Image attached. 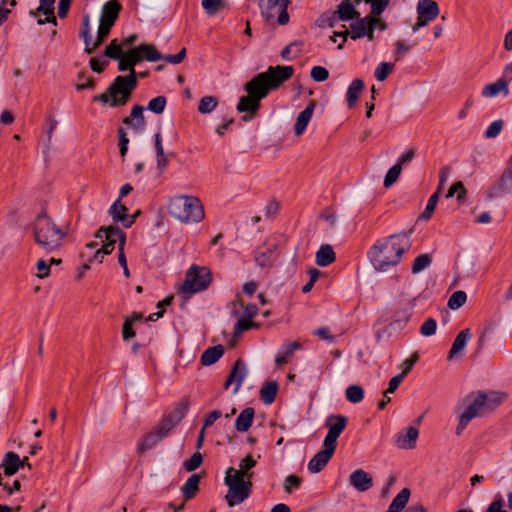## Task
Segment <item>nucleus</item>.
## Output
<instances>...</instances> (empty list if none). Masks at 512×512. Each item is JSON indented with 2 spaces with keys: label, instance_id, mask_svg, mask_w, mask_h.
Wrapping results in <instances>:
<instances>
[{
  "label": "nucleus",
  "instance_id": "nucleus-1",
  "mask_svg": "<svg viewBox=\"0 0 512 512\" xmlns=\"http://www.w3.org/2000/svg\"><path fill=\"white\" fill-rule=\"evenodd\" d=\"M292 66L269 67L266 72L259 73L245 85L246 96H242L237 104L238 112H250L251 115H244L243 120H250L260 108V101L265 98L269 91L277 88L293 75Z\"/></svg>",
  "mask_w": 512,
  "mask_h": 512
},
{
  "label": "nucleus",
  "instance_id": "nucleus-2",
  "mask_svg": "<svg viewBox=\"0 0 512 512\" xmlns=\"http://www.w3.org/2000/svg\"><path fill=\"white\" fill-rule=\"evenodd\" d=\"M410 246V233L401 232L377 241L369 250L368 256L376 270L387 271L400 262Z\"/></svg>",
  "mask_w": 512,
  "mask_h": 512
},
{
  "label": "nucleus",
  "instance_id": "nucleus-3",
  "mask_svg": "<svg viewBox=\"0 0 512 512\" xmlns=\"http://www.w3.org/2000/svg\"><path fill=\"white\" fill-rule=\"evenodd\" d=\"M117 60H119L118 69L122 72L129 70V75L117 76L105 93L96 95L93 98L94 101L109 104L111 107L125 105L137 86V74L125 56L121 55Z\"/></svg>",
  "mask_w": 512,
  "mask_h": 512
},
{
  "label": "nucleus",
  "instance_id": "nucleus-4",
  "mask_svg": "<svg viewBox=\"0 0 512 512\" xmlns=\"http://www.w3.org/2000/svg\"><path fill=\"white\" fill-rule=\"evenodd\" d=\"M503 395L498 392H477L466 397V409L459 416L456 434L460 435L470 421L477 417H483L500 405Z\"/></svg>",
  "mask_w": 512,
  "mask_h": 512
},
{
  "label": "nucleus",
  "instance_id": "nucleus-5",
  "mask_svg": "<svg viewBox=\"0 0 512 512\" xmlns=\"http://www.w3.org/2000/svg\"><path fill=\"white\" fill-rule=\"evenodd\" d=\"M169 213L181 223H199L205 217L204 207L199 198L192 195H176L170 198Z\"/></svg>",
  "mask_w": 512,
  "mask_h": 512
},
{
  "label": "nucleus",
  "instance_id": "nucleus-6",
  "mask_svg": "<svg viewBox=\"0 0 512 512\" xmlns=\"http://www.w3.org/2000/svg\"><path fill=\"white\" fill-rule=\"evenodd\" d=\"M66 232L46 214H40L34 224V237L38 245L46 252L62 247Z\"/></svg>",
  "mask_w": 512,
  "mask_h": 512
},
{
  "label": "nucleus",
  "instance_id": "nucleus-7",
  "mask_svg": "<svg viewBox=\"0 0 512 512\" xmlns=\"http://www.w3.org/2000/svg\"><path fill=\"white\" fill-rule=\"evenodd\" d=\"M211 282L212 273L208 267L193 265L187 270L185 281L180 285L179 291L190 296L206 290Z\"/></svg>",
  "mask_w": 512,
  "mask_h": 512
},
{
  "label": "nucleus",
  "instance_id": "nucleus-8",
  "mask_svg": "<svg viewBox=\"0 0 512 512\" xmlns=\"http://www.w3.org/2000/svg\"><path fill=\"white\" fill-rule=\"evenodd\" d=\"M261 15L266 21L272 20L278 13V23L285 25L289 21V15L287 13V7L290 0H256Z\"/></svg>",
  "mask_w": 512,
  "mask_h": 512
},
{
  "label": "nucleus",
  "instance_id": "nucleus-9",
  "mask_svg": "<svg viewBox=\"0 0 512 512\" xmlns=\"http://www.w3.org/2000/svg\"><path fill=\"white\" fill-rule=\"evenodd\" d=\"M96 237L105 242L102 246L103 254H110L117 242L118 248L122 247V250H124L126 236L125 233L118 227H102L97 231Z\"/></svg>",
  "mask_w": 512,
  "mask_h": 512
},
{
  "label": "nucleus",
  "instance_id": "nucleus-10",
  "mask_svg": "<svg viewBox=\"0 0 512 512\" xmlns=\"http://www.w3.org/2000/svg\"><path fill=\"white\" fill-rule=\"evenodd\" d=\"M347 425V418L344 415L331 414L326 418L325 426L328 433L323 441V446H330L336 449L337 439Z\"/></svg>",
  "mask_w": 512,
  "mask_h": 512
},
{
  "label": "nucleus",
  "instance_id": "nucleus-11",
  "mask_svg": "<svg viewBox=\"0 0 512 512\" xmlns=\"http://www.w3.org/2000/svg\"><path fill=\"white\" fill-rule=\"evenodd\" d=\"M228 486L225 500L229 507L243 503L251 494L253 482H225Z\"/></svg>",
  "mask_w": 512,
  "mask_h": 512
},
{
  "label": "nucleus",
  "instance_id": "nucleus-12",
  "mask_svg": "<svg viewBox=\"0 0 512 512\" xmlns=\"http://www.w3.org/2000/svg\"><path fill=\"white\" fill-rule=\"evenodd\" d=\"M417 22L413 25V31H417L421 27L426 26L434 20L439 14L438 4L434 0H419L417 7Z\"/></svg>",
  "mask_w": 512,
  "mask_h": 512
},
{
  "label": "nucleus",
  "instance_id": "nucleus-13",
  "mask_svg": "<svg viewBox=\"0 0 512 512\" xmlns=\"http://www.w3.org/2000/svg\"><path fill=\"white\" fill-rule=\"evenodd\" d=\"M276 243H265L260 246L255 252V262L262 269H269L273 266L277 254Z\"/></svg>",
  "mask_w": 512,
  "mask_h": 512
},
{
  "label": "nucleus",
  "instance_id": "nucleus-14",
  "mask_svg": "<svg viewBox=\"0 0 512 512\" xmlns=\"http://www.w3.org/2000/svg\"><path fill=\"white\" fill-rule=\"evenodd\" d=\"M247 374V366L241 359H238L225 382V388L227 389L231 384H234L233 394H237Z\"/></svg>",
  "mask_w": 512,
  "mask_h": 512
},
{
  "label": "nucleus",
  "instance_id": "nucleus-15",
  "mask_svg": "<svg viewBox=\"0 0 512 512\" xmlns=\"http://www.w3.org/2000/svg\"><path fill=\"white\" fill-rule=\"evenodd\" d=\"M335 449L330 446H323V449L317 452L308 463V469L312 473L321 471L332 458Z\"/></svg>",
  "mask_w": 512,
  "mask_h": 512
},
{
  "label": "nucleus",
  "instance_id": "nucleus-16",
  "mask_svg": "<svg viewBox=\"0 0 512 512\" xmlns=\"http://www.w3.org/2000/svg\"><path fill=\"white\" fill-rule=\"evenodd\" d=\"M418 436V429L409 426L396 435L395 444L401 449H413L416 446Z\"/></svg>",
  "mask_w": 512,
  "mask_h": 512
},
{
  "label": "nucleus",
  "instance_id": "nucleus-17",
  "mask_svg": "<svg viewBox=\"0 0 512 512\" xmlns=\"http://www.w3.org/2000/svg\"><path fill=\"white\" fill-rule=\"evenodd\" d=\"M143 112V106L134 105L131 110L130 116L125 117L123 119V123L129 126L135 132L143 131L146 126V121Z\"/></svg>",
  "mask_w": 512,
  "mask_h": 512
},
{
  "label": "nucleus",
  "instance_id": "nucleus-18",
  "mask_svg": "<svg viewBox=\"0 0 512 512\" xmlns=\"http://www.w3.org/2000/svg\"><path fill=\"white\" fill-rule=\"evenodd\" d=\"M112 218L116 222H121L125 228H129L134 223V216L127 214V208L121 204L120 199L116 200L109 210Z\"/></svg>",
  "mask_w": 512,
  "mask_h": 512
},
{
  "label": "nucleus",
  "instance_id": "nucleus-19",
  "mask_svg": "<svg viewBox=\"0 0 512 512\" xmlns=\"http://www.w3.org/2000/svg\"><path fill=\"white\" fill-rule=\"evenodd\" d=\"M372 23H380V19L371 16L358 19L350 25L351 31L349 35L353 40L364 37L367 30H369V25Z\"/></svg>",
  "mask_w": 512,
  "mask_h": 512
},
{
  "label": "nucleus",
  "instance_id": "nucleus-20",
  "mask_svg": "<svg viewBox=\"0 0 512 512\" xmlns=\"http://www.w3.org/2000/svg\"><path fill=\"white\" fill-rule=\"evenodd\" d=\"M471 339V332L470 329L466 328L460 331V333L456 336L452 347L449 351L448 358L454 359V358H461V352L465 349L467 346L469 340Z\"/></svg>",
  "mask_w": 512,
  "mask_h": 512
},
{
  "label": "nucleus",
  "instance_id": "nucleus-21",
  "mask_svg": "<svg viewBox=\"0 0 512 512\" xmlns=\"http://www.w3.org/2000/svg\"><path fill=\"white\" fill-rule=\"evenodd\" d=\"M120 10L121 5L117 0L108 1L102 8L100 21L113 26L118 18Z\"/></svg>",
  "mask_w": 512,
  "mask_h": 512
},
{
  "label": "nucleus",
  "instance_id": "nucleus-22",
  "mask_svg": "<svg viewBox=\"0 0 512 512\" xmlns=\"http://www.w3.org/2000/svg\"><path fill=\"white\" fill-rule=\"evenodd\" d=\"M21 467V459L15 452H7L0 464L6 477L13 476Z\"/></svg>",
  "mask_w": 512,
  "mask_h": 512
},
{
  "label": "nucleus",
  "instance_id": "nucleus-23",
  "mask_svg": "<svg viewBox=\"0 0 512 512\" xmlns=\"http://www.w3.org/2000/svg\"><path fill=\"white\" fill-rule=\"evenodd\" d=\"M315 105L316 104L314 101H310V103L307 105V107L298 115L295 126H294L295 134L297 136L302 135L303 132L305 131L308 123L310 122V120L312 118Z\"/></svg>",
  "mask_w": 512,
  "mask_h": 512
},
{
  "label": "nucleus",
  "instance_id": "nucleus-24",
  "mask_svg": "<svg viewBox=\"0 0 512 512\" xmlns=\"http://www.w3.org/2000/svg\"><path fill=\"white\" fill-rule=\"evenodd\" d=\"M336 259L335 252L331 245H322L316 252V263L318 266L325 267L333 263Z\"/></svg>",
  "mask_w": 512,
  "mask_h": 512
},
{
  "label": "nucleus",
  "instance_id": "nucleus-25",
  "mask_svg": "<svg viewBox=\"0 0 512 512\" xmlns=\"http://www.w3.org/2000/svg\"><path fill=\"white\" fill-rule=\"evenodd\" d=\"M254 409L248 407L240 412L238 415L235 428L239 432H246L251 427L254 418Z\"/></svg>",
  "mask_w": 512,
  "mask_h": 512
},
{
  "label": "nucleus",
  "instance_id": "nucleus-26",
  "mask_svg": "<svg viewBox=\"0 0 512 512\" xmlns=\"http://www.w3.org/2000/svg\"><path fill=\"white\" fill-rule=\"evenodd\" d=\"M363 88H364V82L361 79H355L351 82V84L348 87L347 95H346L347 96V104H348L349 108H352L355 106V104L359 98V94L361 93Z\"/></svg>",
  "mask_w": 512,
  "mask_h": 512
},
{
  "label": "nucleus",
  "instance_id": "nucleus-27",
  "mask_svg": "<svg viewBox=\"0 0 512 512\" xmlns=\"http://www.w3.org/2000/svg\"><path fill=\"white\" fill-rule=\"evenodd\" d=\"M224 353L221 345L209 347L201 355V363L205 366L214 364Z\"/></svg>",
  "mask_w": 512,
  "mask_h": 512
},
{
  "label": "nucleus",
  "instance_id": "nucleus-28",
  "mask_svg": "<svg viewBox=\"0 0 512 512\" xmlns=\"http://www.w3.org/2000/svg\"><path fill=\"white\" fill-rule=\"evenodd\" d=\"M54 2H55V0H40V6L38 8V11H42L46 15L45 19L38 20V23L40 25L47 23V22H52V23L56 24V18L53 14Z\"/></svg>",
  "mask_w": 512,
  "mask_h": 512
},
{
  "label": "nucleus",
  "instance_id": "nucleus-29",
  "mask_svg": "<svg viewBox=\"0 0 512 512\" xmlns=\"http://www.w3.org/2000/svg\"><path fill=\"white\" fill-rule=\"evenodd\" d=\"M155 150H156L157 168L160 171H163L168 164V159L164 153V148H163V144H162V136L160 133L155 134Z\"/></svg>",
  "mask_w": 512,
  "mask_h": 512
},
{
  "label": "nucleus",
  "instance_id": "nucleus-30",
  "mask_svg": "<svg viewBox=\"0 0 512 512\" xmlns=\"http://www.w3.org/2000/svg\"><path fill=\"white\" fill-rule=\"evenodd\" d=\"M278 391V385L275 381L267 382L260 391V396L265 404L274 402Z\"/></svg>",
  "mask_w": 512,
  "mask_h": 512
},
{
  "label": "nucleus",
  "instance_id": "nucleus-31",
  "mask_svg": "<svg viewBox=\"0 0 512 512\" xmlns=\"http://www.w3.org/2000/svg\"><path fill=\"white\" fill-rule=\"evenodd\" d=\"M336 13L338 18L342 21L352 20L359 15L352 4L346 3H340Z\"/></svg>",
  "mask_w": 512,
  "mask_h": 512
},
{
  "label": "nucleus",
  "instance_id": "nucleus-32",
  "mask_svg": "<svg viewBox=\"0 0 512 512\" xmlns=\"http://www.w3.org/2000/svg\"><path fill=\"white\" fill-rule=\"evenodd\" d=\"M160 440V437L154 431H151L145 435L141 442L138 444L137 451L139 453H143L153 448Z\"/></svg>",
  "mask_w": 512,
  "mask_h": 512
},
{
  "label": "nucleus",
  "instance_id": "nucleus-33",
  "mask_svg": "<svg viewBox=\"0 0 512 512\" xmlns=\"http://www.w3.org/2000/svg\"><path fill=\"white\" fill-rule=\"evenodd\" d=\"M218 100L215 96H204L200 99L198 111L201 114H208L214 111L217 107Z\"/></svg>",
  "mask_w": 512,
  "mask_h": 512
},
{
  "label": "nucleus",
  "instance_id": "nucleus-34",
  "mask_svg": "<svg viewBox=\"0 0 512 512\" xmlns=\"http://www.w3.org/2000/svg\"><path fill=\"white\" fill-rule=\"evenodd\" d=\"M140 52L143 55V58H146L148 61L156 62L162 60L164 56L160 54L156 48L151 44H141Z\"/></svg>",
  "mask_w": 512,
  "mask_h": 512
},
{
  "label": "nucleus",
  "instance_id": "nucleus-35",
  "mask_svg": "<svg viewBox=\"0 0 512 512\" xmlns=\"http://www.w3.org/2000/svg\"><path fill=\"white\" fill-rule=\"evenodd\" d=\"M178 420H174L172 417H167L155 428L154 432L163 439L168 433L175 427Z\"/></svg>",
  "mask_w": 512,
  "mask_h": 512
},
{
  "label": "nucleus",
  "instance_id": "nucleus-36",
  "mask_svg": "<svg viewBox=\"0 0 512 512\" xmlns=\"http://www.w3.org/2000/svg\"><path fill=\"white\" fill-rule=\"evenodd\" d=\"M346 398L351 403H359L364 398V390L359 385H350L346 389Z\"/></svg>",
  "mask_w": 512,
  "mask_h": 512
},
{
  "label": "nucleus",
  "instance_id": "nucleus-37",
  "mask_svg": "<svg viewBox=\"0 0 512 512\" xmlns=\"http://www.w3.org/2000/svg\"><path fill=\"white\" fill-rule=\"evenodd\" d=\"M255 465H256V461L253 459V457L250 455H247L245 458H243L240 461L239 468H238L240 475H242L243 478L250 479L253 476V474L250 472V470Z\"/></svg>",
  "mask_w": 512,
  "mask_h": 512
},
{
  "label": "nucleus",
  "instance_id": "nucleus-38",
  "mask_svg": "<svg viewBox=\"0 0 512 512\" xmlns=\"http://www.w3.org/2000/svg\"><path fill=\"white\" fill-rule=\"evenodd\" d=\"M466 300L467 295L464 291H456L450 296L448 300V307L452 310H457L466 303Z\"/></svg>",
  "mask_w": 512,
  "mask_h": 512
},
{
  "label": "nucleus",
  "instance_id": "nucleus-39",
  "mask_svg": "<svg viewBox=\"0 0 512 512\" xmlns=\"http://www.w3.org/2000/svg\"><path fill=\"white\" fill-rule=\"evenodd\" d=\"M431 264V257L428 254L419 255L412 265L411 271L413 274H418L425 270Z\"/></svg>",
  "mask_w": 512,
  "mask_h": 512
},
{
  "label": "nucleus",
  "instance_id": "nucleus-40",
  "mask_svg": "<svg viewBox=\"0 0 512 512\" xmlns=\"http://www.w3.org/2000/svg\"><path fill=\"white\" fill-rule=\"evenodd\" d=\"M300 347L298 342H292L290 343L285 351L283 353H279L276 358L275 362L278 366H281L288 362V359L292 356L293 352L297 350Z\"/></svg>",
  "mask_w": 512,
  "mask_h": 512
},
{
  "label": "nucleus",
  "instance_id": "nucleus-41",
  "mask_svg": "<svg viewBox=\"0 0 512 512\" xmlns=\"http://www.w3.org/2000/svg\"><path fill=\"white\" fill-rule=\"evenodd\" d=\"M438 199H439V193L437 191V192L433 193L430 196V198L428 199V202H427L424 212L419 216L420 220H428L431 218V216L436 208Z\"/></svg>",
  "mask_w": 512,
  "mask_h": 512
},
{
  "label": "nucleus",
  "instance_id": "nucleus-42",
  "mask_svg": "<svg viewBox=\"0 0 512 512\" xmlns=\"http://www.w3.org/2000/svg\"><path fill=\"white\" fill-rule=\"evenodd\" d=\"M402 168L400 164H395L392 166L386 173L384 178V187L389 188L392 186L399 178L401 174Z\"/></svg>",
  "mask_w": 512,
  "mask_h": 512
},
{
  "label": "nucleus",
  "instance_id": "nucleus-43",
  "mask_svg": "<svg viewBox=\"0 0 512 512\" xmlns=\"http://www.w3.org/2000/svg\"><path fill=\"white\" fill-rule=\"evenodd\" d=\"M199 482H185L181 487V492L184 498V502L194 498L199 492Z\"/></svg>",
  "mask_w": 512,
  "mask_h": 512
},
{
  "label": "nucleus",
  "instance_id": "nucleus-44",
  "mask_svg": "<svg viewBox=\"0 0 512 512\" xmlns=\"http://www.w3.org/2000/svg\"><path fill=\"white\" fill-rule=\"evenodd\" d=\"M166 107V98L164 96H157L151 99L147 105V109L155 114H161Z\"/></svg>",
  "mask_w": 512,
  "mask_h": 512
},
{
  "label": "nucleus",
  "instance_id": "nucleus-45",
  "mask_svg": "<svg viewBox=\"0 0 512 512\" xmlns=\"http://www.w3.org/2000/svg\"><path fill=\"white\" fill-rule=\"evenodd\" d=\"M83 30L80 36L84 39L85 42V52L88 54L92 53V49H90V17L89 15H85L82 21Z\"/></svg>",
  "mask_w": 512,
  "mask_h": 512
},
{
  "label": "nucleus",
  "instance_id": "nucleus-46",
  "mask_svg": "<svg viewBox=\"0 0 512 512\" xmlns=\"http://www.w3.org/2000/svg\"><path fill=\"white\" fill-rule=\"evenodd\" d=\"M499 189L505 193L512 192V168H508L500 178Z\"/></svg>",
  "mask_w": 512,
  "mask_h": 512
},
{
  "label": "nucleus",
  "instance_id": "nucleus-47",
  "mask_svg": "<svg viewBox=\"0 0 512 512\" xmlns=\"http://www.w3.org/2000/svg\"><path fill=\"white\" fill-rule=\"evenodd\" d=\"M223 4L224 0H201L203 9L209 15L216 14L220 9H222Z\"/></svg>",
  "mask_w": 512,
  "mask_h": 512
},
{
  "label": "nucleus",
  "instance_id": "nucleus-48",
  "mask_svg": "<svg viewBox=\"0 0 512 512\" xmlns=\"http://www.w3.org/2000/svg\"><path fill=\"white\" fill-rule=\"evenodd\" d=\"M123 45L119 44L116 39L112 40L110 44L105 49V56L112 58V59H118L120 58L122 53Z\"/></svg>",
  "mask_w": 512,
  "mask_h": 512
},
{
  "label": "nucleus",
  "instance_id": "nucleus-49",
  "mask_svg": "<svg viewBox=\"0 0 512 512\" xmlns=\"http://www.w3.org/2000/svg\"><path fill=\"white\" fill-rule=\"evenodd\" d=\"M364 1L366 3L371 4V14H372L371 17L376 18L378 15H380L385 10V8L389 4L390 0H364Z\"/></svg>",
  "mask_w": 512,
  "mask_h": 512
},
{
  "label": "nucleus",
  "instance_id": "nucleus-50",
  "mask_svg": "<svg viewBox=\"0 0 512 512\" xmlns=\"http://www.w3.org/2000/svg\"><path fill=\"white\" fill-rule=\"evenodd\" d=\"M202 460V454L195 452L189 459L184 461L183 467L189 472L194 471L201 465Z\"/></svg>",
  "mask_w": 512,
  "mask_h": 512
},
{
  "label": "nucleus",
  "instance_id": "nucleus-51",
  "mask_svg": "<svg viewBox=\"0 0 512 512\" xmlns=\"http://www.w3.org/2000/svg\"><path fill=\"white\" fill-rule=\"evenodd\" d=\"M393 66L394 65L392 63L388 62L380 63L375 70V78L378 81H384L389 75V73L392 71Z\"/></svg>",
  "mask_w": 512,
  "mask_h": 512
},
{
  "label": "nucleus",
  "instance_id": "nucleus-52",
  "mask_svg": "<svg viewBox=\"0 0 512 512\" xmlns=\"http://www.w3.org/2000/svg\"><path fill=\"white\" fill-rule=\"evenodd\" d=\"M457 193V201L459 202H462L464 199H465V195H466V189L463 185V183L461 181H458L456 183H454L448 193H447V197L450 198V197H453L454 194Z\"/></svg>",
  "mask_w": 512,
  "mask_h": 512
},
{
  "label": "nucleus",
  "instance_id": "nucleus-53",
  "mask_svg": "<svg viewBox=\"0 0 512 512\" xmlns=\"http://www.w3.org/2000/svg\"><path fill=\"white\" fill-rule=\"evenodd\" d=\"M437 323L433 318H428L420 327V333L422 336L429 337L436 333Z\"/></svg>",
  "mask_w": 512,
  "mask_h": 512
},
{
  "label": "nucleus",
  "instance_id": "nucleus-54",
  "mask_svg": "<svg viewBox=\"0 0 512 512\" xmlns=\"http://www.w3.org/2000/svg\"><path fill=\"white\" fill-rule=\"evenodd\" d=\"M503 126V120L493 121L485 131V137L489 139L497 137L501 133Z\"/></svg>",
  "mask_w": 512,
  "mask_h": 512
},
{
  "label": "nucleus",
  "instance_id": "nucleus-55",
  "mask_svg": "<svg viewBox=\"0 0 512 512\" xmlns=\"http://www.w3.org/2000/svg\"><path fill=\"white\" fill-rule=\"evenodd\" d=\"M123 55L128 60L129 64L132 66V68H134V66L143 59V55H141V52H140V45L136 48L130 49Z\"/></svg>",
  "mask_w": 512,
  "mask_h": 512
},
{
  "label": "nucleus",
  "instance_id": "nucleus-56",
  "mask_svg": "<svg viewBox=\"0 0 512 512\" xmlns=\"http://www.w3.org/2000/svg\"><path fill=\"white\" fill-rule=\"evenodd\" d=\"M310 75L314 81L323 82L328 79L329 72L326 68H324L322 66H314L311 69Z\"/></svg>",
  "mask_w": 512,
  "mask_h": 512
},
{
  "label": "nucleus",
  "instance_id": "nucleus-57",
  "mask_svg": "<svg viewBox=\"0 0 512 512\" xmlns=\"http://www.w3.org/2000/svg\"><path fill=\"white\" fill-rule=\"evenodd\" d=\"M36 268L38 270V273L36 275L38 278L43 279L50 275V265L47 260H38L36 263Z\"/></svg>",
  "mask_w": 512,
  "mask_h": 512
},
{
  "label": "nucleus",
  "instance_id": "nucleus-58",
  "mask_svg": "<svg viewBox=\"0 0 512 512\" xmlns=\"http://www.w3.org/2000/svg\"><path fill=\"white\" fill-rule=\"evenodd\" d=\"M254 326L255 324L253 322H250L248 319H239L234 328V335L239 336L244 331Z\"/></svg>",
  "mask_w": 512,
  "mask_h": 512
},
{
  "label": "nucleus",
  "instance_id": "nucleus-59",
  "mask_svg": "<svg viewBox=\"0 0 512 512\" xmlns=\"http://www.w3.org/2000/svg\"><path fill=\"white\" fill-rule=\"evenodd\" d=\"M418 358H419L418 353L414 352L410 358L406 359L403 362L402 372L400 373V374H403V377H405L410 372V370L412 369L414 364L418 361Z\"/></svg>",
  "mask_w": 512,
  "mask_h": 512
},
{
  "label": "nucleus",
  "instance_id": "nucleus-60",
  "mask_svg": "<svg viewBox=\"0 0 512 512\" xmlns=\"http://www.w3.org/2000/svg\"><path fill=\"white\" fill-rule=\"evenodd\" d=\"M395 47H396L395 56H396V61H397L410 50L411 45L407 44L403 40H398L395 43Z\"/></svg>",
  "mask_w": 512,
  "mask_h": 512
},
{
  "label": "nucleus",
  "instance_id": "nucleus-61",
  "mask_svg": "<svg viewBox=\"0 0 512 512\" xmlns=\"http://www.w3.org/2000/svg\"><path fill=\"white\" fill-rule=\"evenodd\" d=\"M404 377H403V374H398L396 376H394L393 378H391V380L389 381V386L387 388V390L384 392V395H388V394H391V393H394L399 385L401 384V382L403 381Z\"/></svg>",
  "mask_w": 512,
  "mask_h": 512
},
{
  "label": "nucleus",
  "instance_id": "nucleus-62",
  "mask_svg": "<svg viewBox=\"0 0 512 512\" xmlns=\"http://www.w3.org/2000/svg\"><path fill=\"white\" fill-rule=\"evenodd\" d=\"M123 340L127 341L135 336V332L132 328V321L129 318L125 319L122 330Z\"/></svg>",
  "mask_w": 512,
  "mask_h": 512
},
{
  "label": "nucleus",
  "instance_id": "nucleus-63",
  "mask_svg": "<svg viewBox=\"0 0 512 512\" xmlns=\"http://www.w3.org/2000/svg\"><path fill=\"white\" fill-rule=\"evenodd\" d=\"M222 416V412L220 410H214L210 412L204 420L203 430L210 427L216 420H218Z\"/></svg>",
  "mask_w": 512,
  "mask_h": 512
},
{
  "label": "nucleus",
  "instance_id": "nucleus-64",
  "mask_svg": "<svg viewBox=\"0 0 512 512\" xmlns=\"http://www.w3.org/2000/svg\"><path fill=\"white\" fill-rule=\"evenodd\" d=\"M279 203L275 200L269 201L265 206V216L269 218H273L278 210H279Z\"/></svg>",
  "mask_w": 512,
  "mask_h": 512
}]
</instances>
